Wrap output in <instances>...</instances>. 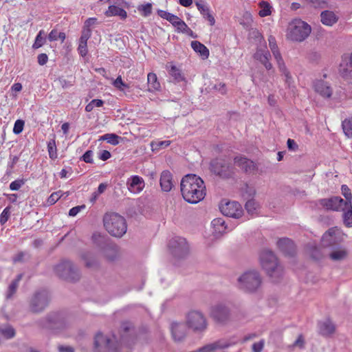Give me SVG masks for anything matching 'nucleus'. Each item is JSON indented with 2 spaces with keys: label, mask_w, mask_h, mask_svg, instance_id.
I'll return each instance as SVG.
<instances>
[{
  "label": "nucleus",
  "mask_w": 352,
  "mask_h": 352,
  "mask_svg": "<svg viewBox=\"0 0 352 352\" xmlns=\"http://www.w3.org/2000/svg\"><path fill=\"white\" fill-rule=\"evenodd\" d=\"M50 301L49 294L45 290L36 292L30 301V309L33 313H38L43 311Z\"/></svg>",
  "instance_id": "11"
},
{
  "label": "nucleus",
  "mask_w": 352,
  "mask_h": 352,
  "mask_svg": "<svg viewBox=\"0 0 352 352\" xmlns=\"http://www.w3.org/2000/svg\"><path fill=\"white\" fill-rule=\"evenodd\" d=\"M87 267H92L97 263L96 258L89 252H85L81 256Z\"/></svg>",
  "instance_id": "44"
},
{
  "label": "nucleus",
  "mask_w": 352,
  "mask_h": 352,
  "mask_svg": "<svg viewBox=\"0 0 352 352\" xmlns=\"http://www.w3.org/2000/svg\"><path fill=\"white\" fill-rule=\"evenodd\" d=\"M24 184L25 180L16 179L10 183V189L12 190H18Z\"/></svg>",
  "instance_id": "58"
},
{
  "label": "nucleus",
  "mask_w": 352,
  "mask_h": 352,
  "mask_svg": "<svg viewBox=\"0 0 352 352\" xmlns=\"http://www.w3.org/2000/svg\"><path fill=\"white\" fill-rule=\"evenodd\" d=\"M10 210L11 207L8 206L2 211L0 215V223L1 225L5 224L8 221L10 214Z\"/></svg>",
  "instance_id": "53"
},
{
  "label": "nucleus",
  "mask_w": 352,
  "mask_h": 352,
  "mask_svg": "<svg viewBox=\"0 0 352 352\" xmlns=\"http://www.w3.org/2000/svg\"><path fill=\"white\" fill-rule=\"evenodd\" d=\"M211 171L223 178L231 177L233 168L230 164L224 159H215L210 162Z\"/></svg>",
  "instance_id": "13"
},
{
  "label": "nucleus",
  "mask_w": 352,
  "mask_h": 352,
  "mask_svg": "<svg viewBox=\"0 0 352 352\" xmlns=\"http://www.w3.org/2000/svg\"><path fill=\"white\" fill-rule=\"evenodd\" d=\"M84 208H85V205L73 207L69 210V215L71 217H75L82 209Z\"/></svg>",
  "instance_id": "64"
},
{
  "label": "nucleus",
  "mask_w": 352,
  "mask_h": 352,
  "mask_svg": "<svg viewBox=\"0 0 352 352\" xmlns=\"http://www.w3.org/2000/svg\"><path fill=\"white\" fill-rule=\"evenodd\" d=\"M214 89L219 92L221 94H225L227 91L226 85L225 83L219 82L214 86Z\"/></svg>",
  "instance_id": "62"
},
{
  "label": "nucleus",
  "mask_w": 352,
  "mask_h": 352,
  "mask_svg": "<svg viewBox=\"0 0 352 352\" xmlns=\"http://www.w3.org/2000/svg\"><path fill=\"white\" fill-rule=\"evenodd\" d=\"M119 139L120 137L114 133H107L100 138V140H106L108 143L114 146L119 144Z\"/></svg>",
  "instance_id": "45"
},
{
  "label": "nucleus",
  "mask_w": 352,
  "mask_h": 352,
  "mask_svg": "<svg viewBox=\"0 0 352 352\" xmlns=\"http://www.w3.org/2000/svg\"><path fill=\"white\" fill-rule=\"evenodd\" d=\"M104 226L107 231L116 237L122 236L127 230L125 219L118 213H107L103 217Z\"/></svg>",
  "instance_id": "4"
},
{
  "label": "nucleus",
  "mask_w": 352,
  "mask_h": 352,
  "mask_svg": "<svg viewBox=\"0 0 352 352\" xmlns=\"http://www.w3.org/2000/svg\"><path fill=\"white\" fill-rule=\"evenodd\" d=\"M112 3L105 11L104 14L107 17L119 16L121 19H125L127 17V13L125 8L129 7V3L124 0H108Z\"/></svg>",
  "instance_id": "14"
},
{
  "label": "nucleus",
  "mask_w": 352,
  "mask_h": 352,
  "mask_svg": "<svg viewBox=\"0 0 352 352\" xmlns=\"http://www.w3.org/2000/svg\"><path fill=\"white\" fill-rule=\"evenodd\" d=\"M45 34L43 30H40L37 36H36V39L34 43L33 44V47L35 49L39 48L45 43V38L43 36Z\"/></svg>",
  "instance_id": "49"
},
{
  "label": "nucleus",
  "mask_w": 352,
  "mask_h": 352,
  "mask_svg": "<svg viewBox=\"0 0 352 352\" xmlns=\"http://www.w3.org/2000/svg\"><path fill=\"white\" fill-rule=\"evenodd\" d=\"M339 73L344 78L352 77V53L342 56L339 66Z\"/></svg>",
  "instance_id": "20"
},
{
  "label": "nucleus",
  "mask_w": 352,
  "mask_h": 352,
  "mask_svg": "<svg viewBox=\"0 0 352 352\" xmlns=\"http://www.w3.org/2000/svg\"><path fill=\"white\" fill-rule=\"evenodd\" d=\"M91 35V30L90 28H83L79 42L87 43L88 39Z\"/></svg>",
  "instance_id": "54"
},
{
  "label": "nucleus",
  "mask_w": 352,
  "mask_h": 352,
  "mask_svg": "<svg viewBox=\"0 0 352 352\" xmlns=\"http://www.w3.org/2000/svg\"><path fill=\"white\" fill-rule=\"evenodd\" d=\"M137 10L142 16L147 17L152 13V3H146L145 4L139 5L137 7Z\"/></svg>",
  "instance_id": "39"
},
{
  "label": "nucleus",
  "mask_w": 352,
  "mask_h": 352,
  "mask_svg": "<svg viewBox=\"0 0 352 352\" xmlns=\"http://www.w3.org/2000/svg\"><path fill=\"white\" fill-rule=\"evenodd\" d=\"M311 31L308 23L300 19H294L288 25L287 37L293 41L301 42L308 37Z\"/></svg>",
  "instance_id": "7"
},
{
  "label": "nucleus",
  "mask_w": 352,
  "mask_h": 352,
  "mask_svg": "<svg viewBox=\"0 0 352 352\" xmlns=\"http://www.w3.org/2000/svg\"><path fill=\"white\" fill-rule=\"evenodd\" d=\"M265 346V340L263 339L261 340L258 342L253 343L252 345V352H262Z\"/></svg>",
  "instance_id": "56"
},
{
  "label": "nucleus",
  "mask_w": 352,
  "mask_h": 352,
  "mask_svg": "<svg viewBox=\"0 0 352 352\" xmlns=\"http://www.w3.org/2000/svg\"><path fill=\"white\" fill-rule=\"evenodd\" d=\"M230 343L226 340H221L212 343L205 345L204 346L199 349L197 352H213L217 349H222L228 348L230 346Z\"/></svg>",
  "instance_id": "28"
},
{
  "label": "nucleus",
  "mask_w": 352,
  "mask_h": 352,
  "mask_svg": "<svg viewBox=\"0 0 352 352\" xmlns=\"http://www.w3.org/2000/svg\"><path fill=\"white\" fill-rule=\"evenodd\" d=\"M308 3L314 8H324L327 5L325 0H306Z\"/></svg>",
  "instance_id": "57"
},
{
  "label": "nucleus",
  "mask_w": 352,
  "mask_h": 352,
  "mask_svg": "<svg viewBox=\"0 0 352 352\" xmlns=\"http://www.w3.org/2000/svg\"><path fill=\"white\" fill-rule=\"evenodd\" d=\"M170 329L172 337L175 342H180L186 337V328L182 322H171Z\"/></svg>",
  "instance_id": "22"
},
{
  "label": "nucleus",
  "mask_w": 352,
  "mask_h": 352,
  "mask_svg": "<svg viewBox=\"0 0 352 352\" xmlns=\"http://www.w3.org/2000/svg\"><path fill=\"white\" fill-rule=\"evenodd\" d=\"M209 314L216 323L221 325L228 324L232 318L230 308L225 303H217L212 306Z\"/></svg>",
  "instance_id": "8"
},
{
  "label": "nucleus",
  "mask_w": 352,
  "mask_h": 352,
  "mask_svg": "<svg viewBox=\"0 0 352 352\" xmlns=\"http://www.w3.org/2000/svg\"><path fill=\"white\" fill-rule=\"evenodd\" d=\"M292 347H298L300 349H303L305 347V339L302 334L298 336L297 339L293 343Z\"/></svg>",
  "instance_id": "59"
},
{
  "label": "nucleus",
  "mask_w": 352,
  "mask_h": 352,
  "mask_svg": "<svg viewBox=\"0 0 352 352\" xmlns=\"http://www.w3.org/2000/svg\"><path fill=\"white\" fill-rule=\"evenodd\" d=\"M24 124L23 120H17L14 125L13 133L16 135L21 133L23 129Z\"/></svg>",
  "instance_id": "55"
},
{
  "label": "nucleus",
  "mask_w": 352,
  "mask_h": 352,
  "mask_svg": "<svg viewBox=\"0 0 352 352\" xmlns=\"http://www.w3.org/2000/svg\"><path fill=\"white\" fill-rule=\"evenodd\" d=\"M234 162L236 166H239L246 173H252L255 169L254 162L245 157L236 156L234 159Z\"/></svg>",
  "instance_id": "24"
},
{
  "label": "nucleus",
  "mask_w": 352,
  "mask_h": 352,
  "mask_svg": "<svg viewBox=\"0 0 352 352\" xmlns=\"http://www.w3.org/2000/svg\"><path fill=\"white\" fill-rule=\"evenodd\" d=\"M82 160L86 163H93V151L91 150L87 151L82 156Z\"/></svg>",
  "instance_id": "61"
},
{
  "label": "nucleus",
  "mask_w": 352,
  "mask_h": 352,
  "mask_svg": "<svg viewBox=\"0 0 352 352\" xmlns=\"http://www.w3.org/2000/svg\"><path fill=\"white\" fill-rule=\"evenodd\" d=\"M54 271L57 276L67 280L75 281L80 278L77 267H75L72 262L68 261L58 263L55 266Z\"/></svg>",
  "instance_id": "9"
},
{
  "label": "nucleus",
  "mask_w": 352,
  "mask_h": 352,
  "mask_svg": "<svg viewBox=\"0 0 352 352\" xmlns=\"http://www.w3.org/2000/svg\"><path fill=\"white\" fill-rule=\"evenodd\" d=\"M180 190L184 199L191 204L200 202L206 195L204 182L195 174H188L182 179Z\"/></svg>",
  "instance_id": "1"
},
{
  "label": "nucleus",
  "mask_w": 352,
  "mask_h": 352,
  "mask_svg": "<svg viewBox=\"0 0 352 352\" xmlns=\"http://www.w3.org/2000/svg\"><path fill=\"white\" fill-rule=\"evenodd\" d=\"M349 252L342 245L333 246L329 249L328 256L333 262H341L347 258Z\"/></svg>",
  "instance_id": "19"
},
{
  "label": "nucleus",
  "mask_w": 352,
  "mask_h": 352,
  "mask_svg": "<svg viewBox=\"0 0 352 352\" xmlns=\"http://www.w3.org/2000/svg\"><path fill=\"white\" fill-rule=\"evenodd\" d=\"M341 191L342 195L345 198V200H344V203H351L352 194L349 188L346 185H342L341 187Z\"/></svg>",
  "instance_id": "50"
},
{
  "label": "nucleus",
  "mask_w": 352,
  "mask_h": 352,
  "mask_svg": "<svg viewBox=\"0 0 352 352\" xmlns=\"http://www.w3.org/2000/svg\"><path fill=\"white\" fill-rule=\"evenodd\" d=\"M195 3L202 16L208 21L210 25H214L215 23L214 17L211 14L210 8L205 1L195 0Z\"/></svg>",
  "instance_id": "23"
},
{
  "label": "nucleus",
  "mask_w": 352,
  "mask_h": 352,
  "mask_svg": "<svg viewBox=\"0 0 352 352\" xmlns=\"http://www.w3.org/2000/svg\"><path fill=\"white\" fill-rule=\"evenodd\" d=\"M166 69H167L169 75L176 82L185 81L186 78L182 69L179 67L174 65L173 63H168L166 65Z\"/></svg>",
  "instance_id": "27"
},
{
  "label": "nucleus",
  "mask_w": 352,
  "mask_h": 352,
  "mask_svg": "<svg viewBox=\"0 0 352 352\" xmlns=\"http://www.w3.org/2000/svg\"><path fill=\"white\" fill-rule=\"evenodd\" d=\"M47 150L51 159H56L57 157L56 146L54 140H52L47 143Z\"/></svg>",
  "instance_id": "48"
},
{
  "label": "nucleus",
  "mask_w": 352,
  "mask_h": 352,
  "mask_svg": "<svg viewBox=\"0 0 352 352\" xmlns=\"http://www.w3.org/2000/svg\"><path fill=\"white\" fill-rule=\"evenodd\" d=\"M258 204L253 199H250L247 201L245 208L248 214L253 215L256 213L258 209Z\"/></svg>",
  "instance_id": "41"
},
{
  "label": "nucleus",
  "mask_w": 352,
  "mask_h": 352,
  "mask_svg": "<svg viewBox=\"0 0 352 352\" xmlns=\"http://www.w3.org/2000/svg\"><path fill=\"white\" fill-rule=\"evenodd\" d=\"M344 239V234L337 228L329 229L322 237V245L324 248L337 246Z\"/></svg>",
  "instance_id": "15"
},
{
  "label": "nucleus",
  "mask_w": 352,
  "mask_h": 352,
  "mask_svg": "<svg viewBox=\"0 0 352 352\" xmlns=\"http://www.w3.org/2000/svg\"><path fill=\"white\" fill-rule=\"evenodd\" d=\"M185 324L192 332L201 333L207 330L208 322L203 311L199 309H190L186 314Z\"/></svg>",
  "instance_id": "6"
},
{
  "label": "nucleus",
  "mask_w": 352,
  "mask_h": 352,
  "mask_svg": "<svg viewBox=\"0 0 352 352\" xmlns=\"http://www.w3.org/2000/svg\"><path fill=\"white\" fill-rule=\"evenodd\" d=\"M279 250L287 255H293L295 252V245L288 238L280 239L277 241Z\"/></svg>",
  "instance_id": "29"
},
{
  "label": "nucleus",
  "mask_w": 352,
  "mask_h": 352,
  "mask_svg": "<svg viewBox=\"0 0 352 352\" xmlns=\"http://www.w3.org/2000/svg\"><path fill=\"white\" fill-rule=\"evenodd\" d=\"M320 21L322 24L327 26H332L334 25L338 20L336 14L329 10H324L320 14Z\"/></svg>",
  "instance_id": "33"
},
{
  "label": "nucleus",
  "mask_w": 352,
  "mask_h": 352,
  "mask_svg": "<svg viewBox=\"0 0 352 352\" xmlns=\"http://www.w3.org/2000/svg\"><path fill=\"white\" fill-rule=\"evenodd\" d=\"M170 144V141H153L151 142V147L153 151H157L161 148L168 147Z\"/></svg>",
  "instance_id": "43"
},
{
  "label": "nucleus",
  "mask_w": 352,
  "mask_h": 352,
  "mask_svg": "<svg viewBox=\"0 0 352 352\" xmlns=\"http://www.w3.org/2000/svg\"><path fill=\"white\" fill-rule=\"evenodd\" d=\"M39 325L45 329L61 330L66 327L67 320L65 317L57 312L49 314L45 318L39 321Z\"/></svg>",
  "instance_id": "10"
},
{
  "label": "nucleus",
  "mask_w": 352,
  "mask_h": 352,
  "mask_svg": "<svg viewBox=\"0 0 352 352\" xmlns=\"http://www.w3.org/2000/svg\"><path fill=\"white\" fill-rule=\"evenodd\" d=\"M261 10L259 11V15L261 17H265L271 14V6L266 1H261L259 3Z\"/></svg>",
  "instance_id": "46"
},
{
  "label": "nucleus",
  "mask_w": 352,
  "mask_h": 352,
  "mask_svg": "<svg viewBox=\"0 0 352 352\" xmlns=\"http://www.w3.org/2000/svg\"><path fill=\"white\" fill-rule=\"evenodd\" d=\"M16 336V331L12 326L7 324L0 327V344L3 340H10Z\"/></svg>",
  "instance_id": "34"
},
{
  "label": "nucleus",
  "mask_w": 352,
  "mask_h": 352,
  "mask_svg": "<svg viewBox=\"0 0 352 352\" xmlns=\"http://www.w3.org/2000/svg\"><path fill=\"white\" fill-rule=\"evenodd\" d=\"M238 287L245 292L253 294L261 287L263 278L258 270H250L244 272L237 278Z\"/></svg>",
  "instance_id": "3"
},
{
  "label": "nucleus",
  "mask_w": 352,
  "mask_h": 352,
  "mask_svg": "<svg viewBox=\"0 0 352 352\" xmlns=\"http://www.w3.org/2000/svg\"><path fill=\"white\" fill-rule=\"evenodd\" d=\"M113 85L115 87L120 91H124L126 89L129 88V85L122 81L120 76L113 81Z\"/></svg>",
  "instance_id": "52"
},
{
  "label": "nucleus",
  "mask_w": 352,
  "mask_h": 352,
  "mask_svg": "<svg viewBox=\"0 0 352 352\" xmlns=\"http://www.w3.org/2000/svg\"><path fill=\"white\" fill-rule=\"evenodd\" d=\"M342 129L345 135L350 138L352 136V120H344L342 122Z\"/></svg>",
  "instance_id": "51"
},
{
  "label": "nucleus",
  "mask_w": 352,
  "mask_h": 352,
  "mask_svg": "<svg viewBox=\"0 0 352 352\" xmlns=\"http://www.w3.org/2000/svg\"><path fill=\"white\" fill-rule=\"evenodd\" d=\"M169 248L172 254L178 258L185 256L189 250L186 240L180 236L173 238L169 242Z\"/></svg>",
  "instance_id": "16"
},
{
  "label": "nucleus",
  "mask_w": 352,
  "mask_h": 352,
  "mask_svg": "<svg viewBox=\"0 0 352 352\" xmlns=\"http://www.w3.org/2000/svg\"><path fill=\"white\" fill-rule=\"evenodd\" d=\"M259 263L264 271L274 279L278 280L283 274V268L276 256L269 250H263L259 254Z\"/></svg>",
  "instance_id": "2"
},
{
  "label": "nucleus",
  "mask_w": 352,
  "mask_h": 352,
  "mask_svg": "<svg viewBox=\"0 0 352 352\" xmlns=\"http://www.w3.org/2000/svg\"><path fill=\"white\" fill-rule=\"evenodd\" d=\"M63 195H65L67 197L68 195V192H63L61 191H58L53 192L47 199V204L49 205L54 204Z\"/></svg>",
  "instance_id": "47"
},
{
  "label": "nucleus",
  "mask_w": 352,
  "mask_h": 352,
  "mask_svg": "<svg viewBox=\"0 0 352 352\" xmlns=\"http://www.w3.org/2000/svg\"><path fill=\"white\" fill-rule=\"evenodd\" d=\"M160 182L161 188L164 192H170L173 187V176L168 170H164L161 173Z\"/></svg>",
  "instance_id": "30"
},
{
  "label": "nucleus",
  "mask_w": 352,
  "mask_h": 352,
  "mask_svg": "<svg viewBox=\"0 0 352 352\" xmlns=\"http://www.w3.org/2000/svg\"><path fill=\"white\" fill-rule=\"evenodd\" d=\"M221 212L225 216L239 219L243 214V209L240 204L236 201H229L220 208Z\"/></svg>",
  "instance_id": "18"
},
{
  "label": "nucleus",
  "mask_w": 352,
  "mask_h": 352,
  "mask_svg": "<svg viewBox=\"0 0 352 352\" xmlns=\"http://www.w3.org/2000/svg\"><path fill=\"white\" fill-rule=\"evenodd\" d=\"M320 205L327 210L342 211L344 207H350V203H344V199L340 197H333L329 199H322L320 201Z\"/></svg>",
  "instance_id": "17"
},
{
  "label": "nucleus",
  "mask_w": 352,
  "mask_h": 352,
  "mask_svg": "<svg viewBox=\"0 0 352 352\" xmlns=\"http://www.w3.org/2000/svg\"><path fill=\"white\" fill-rule=\"evenodd\" d=\"M78 51L82 56H86L88 52L87 43L79 42Z\"/></svg>",
  "instance_id": "63"
},
{
  "label": "nucleus",
  "mask_w": 352,
  "mask_h": 352,
  "mask_svg": "<svg viewBox=\"0 0 352 352\" xmlns=\"http://www.w3.org/2000/svg\"><path fill=\"white\" fill-rule=\"evenodd\" d=\"M269 47L270 50L276 60L279 71L284 75L286 78V81L289 82V80L292 78L289 72L287 70L285 64L282 58L281 54L279 51V49L277 46L276 41L275 38L273 36H270L268 38Z\"/></svg>",
  "instance_id": "12"
},
{
  "label": "nucleus",
  "mask_w": 352,
  "mask_h": 352,
  "mask_svg": "<svg viewBox=\"0 0 352 352\" xmlns=\"http://www.w3.org/2000/svg\"><path fill=\"white\" fill-rule=\"evenodd\" d=\"M343 212V222L346 227H352V203L350 207H344Z\"/></svg>",
  "instance_id": "37"
},
{
  "label": "nucleus",
  "mask_w": 352,
  "mask_h": 352,
  "mask_svg": "<svg viewBox=\"0 0 352 352\" xmlns=\"http://www.w3.org/2000/svg\"><path fill=\"white\" fill-rule=\"evenodd\" d=\"M107 187V184H103V183L100 184L98 186L97 191L94 192V194H93L94 197L92 198L91 201L96 200L99 195H100L104 192Z\"/></svg>",
  "instance_id": "60"
},
{
  "label": "nucleus",
  "mask_w": 352,
  "mask_h": 352,
  "mask_svg": "<svg viewBox=\"0 0 352 352\" xmlns=\"http://www.w3.org/2000/svg\"><path fill=\"white\" fill-rule=\"evenodd\" d=\"M120 346V342L113 334L98 332L94 337V352H119Z\"/></svg>",
  "instance_id": "5"
},
{
  "label": "nucleus",
  "mask_w": 352,
  "mask_h": 352,
  "mask_svg": "<svg viewBox=\"0 0 352 352\" xmlns=\"http://www.w3.org/2000/svg\"><path fill=\"white\" fill-rule=\"evenodd\" d=\"M256 60H258L266 69L270 70L272 68V65L270 62L271 55L270 52L263 49H258L254 55Z\"/></svg>",
  "instance_id": "25"
},
{
  "label": "nucleus",
  "mask_w": 352,
  "mask_h": 352,
  "mask_svg": "<svg viewBox=\"0 0 352 352\" xmlns=\"http://www.w3.org/2000/svg\"><path fill=\"white\" fill-rule=\"evenodd\" d=\"M157 14L161 18L169 21L173 25L176 23L179 18L177 16L162 10H158Z\"/></svg>",
  "instance_id": "38"
},
{
  "label": "nucleus",
  "mask_w": 352,
  "mask_h": 352,
  "mask_svg": "<svg viewBox=\"0 0 352 352\" xmlns=\"http://www.w3.org/2000/svg\"><path fill=\"white\" fill-rule=\"evenodd\" d=\"M191 47L195 52L199 53L204 58H208L209 56V50L199 41H194L191 42Z\"/></svg>",
  "instance_id": "36"
},
{
  "label": "nucleus",
  "mask_w": 352,
  "mask_h": 352,
  "mask_svg": "<svg viewBox=\"0 0 352 352\" xmlns=\"http://www.w3.org/2000/svg\"><path fill=\"white\" fill-rule=\"evenodd\" d=\"M23 276L22 274H19L17 277L10 283L7 294V298H10L16 292L19 285V281L21 280Z\"/></svg>",
  "instance_id": "40"
},
{
  "label": "nucleus",
  "mask_w": 352,
  "mask_h": 352,
  "mask_svg": "<svg viewBox=\"0 0 352 352\" xmlns=\"http://www.w3.org/2000/svg\"><path fill=\"white\" fill-rule=\"evenodd\" d=\"M211 225L213 229L212 234L215 237H219L226 231L225 221L221 218H217L212 221Z\"/></svg>",
  "instance_id": "32"
},
{
  "label": "nucleus",
  "mask_w": 352,
  "mask_h": 352,
  "mask_svg": "<svg viewBox=\"0 0 352 352\" xmlns=\"http://www.w3.org/2000/svg\"><path fill=\"white\" fill-rule=\"evenodd\" d=\"M314 90L323 98H330L332 95V89L327 82L320 80L314 82Z\"/></svg>",
  "instance_id": "26"
},
{
  "label": "nucleus",
  "mask_w": 352,
  "mask_h": 352,
  "mask_svg": "<svg viewBox=\"0 0 352 352\" xmlns=\"http://www.w3.org/2000/svg\"><path fill=\"white\" fill-rule=\"evenodd\" d=\"M126 185L131 192L138 194L144 189L145 183L142 177L133 175L127 179Z\"/></svg>",
  "instance_id": "21"
},
{
  "label": "nucleus",
  "mask_w": 352,
  "mask_h": 352,
  "mask_svg": "<svg viewBox=\"0 0 352 352\" xmlns=\"http://www.w3.org/2000/svg\"><path fill=\"white\" fill-rule=\"evenodd\" d=\"M148 91L154 92L160 91L161 86L155 73H149L147 75Z\"/></svg>",
  "instance_id": "35"
},
{
  "label": "nucleus",
  "mask_w": 352,
  "mask_h": 352,
  "mask_svg": "<svg viewBox=\"0 0 352 352\" xmlns=\"http://www.w3.org/2000/svg\"><path fill=\"white\" fill-rule=\"evenodd\" d=\"M319 333L324 336H330L334 333L336 327L334 324L329 320L326 319L318 323Z\"/></svg>",
  "instance_id": "31"
},
{
  "label": "nucleus",
  "mask_w": 352,
  "mask_h": 352,
  "mask_svg": "<svg viewBox=\"0 0 352 352\" xmlns=\"http://www.w3.org/2000/svg\"><path fill=\"white\" fill-rule=\"evenodd\" d=\"M173 26L177 28L179 32L186 33L188 34L192 32L186 23L180 18H178V20H177Z\"/></svg>",
  "instance_id": "42"
}]
</instances>
